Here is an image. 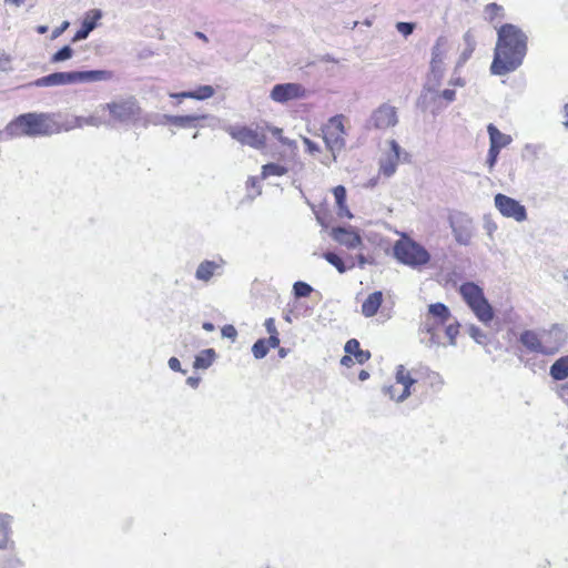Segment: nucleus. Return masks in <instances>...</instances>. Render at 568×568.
Wrapping results in <instances>:
<instances>
[{
    "label": "nucleus",
    "mask_w": 568,
    "mask_h": 568,
    "mask_svg": "<svg viewBox=\"0 0 568 568\" xmlns=\"http://www.w3.org/2000/svg\"><path fill=\"white\" fill-rule=\"evenodd\" d=\"M331 236L333 240L347 248H356L362 244L361 235L353 227H334Z\"/></svg>",
    "instance_id": "f3484780"
},
{
    "label": "nucleus",
    "mask_w": 568,
    "mask_h": 568,
    "mask_svg": "<svg viewBox=\"0 0 568 568\" xmlns=\"http://www.w3.org/2000/svg\"><path fill=\"white\" fill-rule=\"evenodd\" d=\"M162 120L170 122L179 128H195L197 126L196 122L204 119H211L216 121L214 116H210L207 114H187V115H169L162 114Z\"/></svg>",
    "instance_id": "aec40b11"
},
{
    "label": "nucleus",
    "mask_w": 568,
    "mask_h": 568,
    "mask_svg": "<svg viewBox=\"0 0 568 568\" xmlns=\"http://www.w3.org/2000/svg\"><path fill=\"white\" fill-rule=\"evenodd\" d=\"M215 94V90L212 85H200L196 90L185 91L182 97H187L194 100H206Z\"/></svg>",
    "instance_id": "cd10ccee"
},
{
    "label": "nucleus",
    "mask_w": 568,
    "mask_h": 568,
    "mask_svg": "<svg viewBox=\"0 0 568 568\" xmlns=\"http://www.w3.org/2000/svg\"><path fill=\"white\" fill-rule=\"evenodd\" d=\"M37 31H38V33L43 34V33H45L48 31V27L47 26H39L37 28Z\"/></svg>",
    "instance_id": "774afa93"
},
{
    "label": "nucleus",
    "mask_w": 568,
    "mask_h": 568,
    "mask_svg": "<svg viewBox=\"0 0 568 568\" xmlns=\"http://www.w3.org/2000/svg\"><path fill=\"white\" fill-rule=\"evenodd\" d=\"M266 128L274 136H276L282 142V144L290 145V141L282 136V129L272 125H267Z\"/></svg>",
    "instance_id": "a18cd8bd"
},
{
    "label": "nucleus",
    "mask_w": 568,
    "mask_h": 568,
    "mask_svg": "<svg viewBox=\"0 0 568 568\" xmlns=\"http://www.w3.org/2000/svg\"><path fill=\"white\" fill-rule=\"evenodd\" d=\"M497 224L496 222L490 217L484 219V230L486 231L487 235L490 240L494 239V233L497 231Z\"/></svg>",
    "instance_id": "79ce46f5"
},
{
    "label": "nucleus",
    "mask_w": 568,
    "mask_h": 568,
    "mask_svg": "<svg viewBox=\"0 0 568 568\" xmlns=\"http://www.w3.org/2000/svg\"><path fill=\"white\" fill-rule=\"evenodd\" d=\"M489 135V144L501 150L508 146L513 142V138L509 134L503 133L494 124L487 126Z\"/></svg>",
    "instance_id": "b1692460"
},
{
    "label": "nucleus",
    "mask_w": 568,
    "mask_h": 568,
    "mask_svg": "<svg viewBox=\"0 0 568 568\" xmlns=\"http://www.w3.org/2000/svg\"><path fill=\"white\" fill-rule=\"evenodd\" d=\"M99 124L100 122L93 115L88 118L75 116L70 123H60L57 120V115L53 113L29 112L10 121L6 125L3 133L9 139L20 136H44L58 134L62 131H70L83 125L97 126Z\"/></svg>",
    "instance_id": "f257e3e1"
},
{
    "label": "nucleus",
    "mask_w": 568,
    "mask_h": 568,
    "mask_svg": "<svg viewBox=\"0 0 568 568\" xmlns=\"http://www.w3.org/2000/svg\"><path fill=\"white\" fill-rule=\"evenodd\" d=\"M185 91L178 92V93H169V97L172 99H175L178 101V104L182 102L183 99H189L187 97H182Z\"/></svg>",
    "instance_id": "13d9d810"
},
{
    "label": "nucleus",
    "mask_w": 568,
    "mask_h": 568,
    "mask_svg": "<svg viewBox=\"0 0 568 568\" xmlns=\"http://www.w3.org/2000/svg\"><path fill=\"white\" fill-rule=\"evenodd\" d=\"M519 341L529 352L552 355L561 347L564 336L561 329L554 326L549 331H525L520 334Z\"/></svg>",
    "instance_id": "39448f33"
},
{
    "label": "nucleus",
    "mask_w": 568,
    "mask_h": 568,
    "mask_svg": "<svg viewBox=\"0 0 568 568\" xmlns=\"http://www.w3.org/2000/svg\"><path fill=\"white\" fill-rule=\"evenodd\" d=\"M112 78L113 72L109 70L61 71L41 77L29 85L37 88L63 87L77 83L110 81Z\"/></svg>",
    "instance_id": "20e7f679"
},
{
    "label": "nucleus",
    "mask_w": 568,
    "mask_h": 568,
    "mask_svg": "<svg viewBox=\"0 0 568 568\" xmlns=\"http://www.w3.org/2000/svg\"><path fill=\"white\" fill-rule=\"evenodd\" d=\"M539 146L538 145H535V144H526L525 145V151H528L532 154H536L538 151H539Z\"/></svg>",
    "instance_id": "052dcab7"
},
{
    "label": "nucleus",
    "mask_w": 568,
    "mask_h": 568,
    "mask_svg": "<svg viewBox=\"0 0 568 568\" xmlns=\"http://www.w3.org/2000/svg\"><path fill=\"white\" fill-rule=\"evenodd\" d=\"M344 349L347 354L355 356V354L361 351L358 341L355 338L347 341Z\"/></svg>",
    "instance_id": "c03bdc74"
},
{
    "label": "nucleus",
    "mask_w": 568,
    "mask_h": 568,
    "mask_svg": "<svg viewBox=\"0 0 568 568\" xmlns=\"http://www.w3.org/2000/svg\"><path fill=\"white\" fill-rule=\"evenodd\" d=\"M216 359V353L213 348L201 351L194 359L193 367L195 369H207Z\"/></svg>",
    "instance_id": "bb28decb"
},
{
    "label": "nucleus",
    "mask_w": 568,
    "mask_h": 568,
    "mask_svg": "<svg viewBox=\"0 0 568 568\" xmlns=\"http://www.w3.org/2000/svg\"><path fill=\"white\" fill-rule=\"evenodd\" d=\"M464 42H465V49L460 54L459 62L464 63L466 62L470 55L473 54L475 48H476V40L474 34L470 31H467L464 34Z\"/></svg>",
    "instance_id": "c85d7f7f"
},
{
    "label": "nucleus",
    "mask_w": 568,
    "mask_h": 568,
    "mask_svg": "<svg viewBox=\"0 0 568 568\" xmlns=\"http://www.w3.org/2000/svg\"><path fill=\"white\" fill-rule=\"evenodd\" d=\"M369 377V374L366 371H362L358 375L361 381H366Z\"/></svg>",
    "instance_id": "338daca9"
},
{
    "label": "nucleus",
    "mask_w": 568,
    "mask_h": 568,
    "mask_svg": "<svg viewBox=\"0 0 568 568\" xmlns=\"http://www.w3.org/2000/svg\"><path fill=\"white\" fill-rule=\"evenodd\" d=\"M450 84L458 85V87H464L465 85V81L462 78H457L455 80H452Z\"/></svg>",
    "instance_id": "e2e57ef3"
},
{
    "label": "nucleus",
    "mask_w": 568,
    "mask_h": 568,
    "mask_svg": "<svg viewBox=\"0 0 568 568\" xmlns=\"http://www.w3.org/2000/svg\"><path fill=\"white\" fill-rule=\"evenodd\" d=\"M237 335V332L233 325H225L222 328V336L226 338L234 339Z\"/></svg>",
    "instance_id": "49530a36"
},
{
    "label": "nucleus",
    "mask_w": 568,
    "mask_h": 568,
    "mask_svg": "<svg viewBox=\"0 0 568 568\" xmlns=\"http://www.w3.org/2000/svg\"><path fill=\"white\" fill-rule=\"evenodd\" d=\"M445 336L448 338V344L456 345V337L459 333V323L453 317L444 327Z\"/></svg>",
    "instance_id": "7c9ffc66"
},
{
    "label": "nucleus",
    "mask_w": 568,
    "mask_h": 568,
    "mask_svg": "<svg viewBox=\"0 0 568 568\" xmlns=\"http://www.w3.org/2000/svg\"><path fill=\"white\" fill-rule=\"evenodd\" d=\"M202 327H203V329H205L206 332H212V331H214V325H213L212 323H210V322H205V323H203V326H202Z\"/></svg>",
    "instance_id": "0e129e2a"
},
{
    "label": "nucleus",
    "mask_w": 568,
    "mask_h": 568,
    "mask_svg": "<svg viewBox=\"0 0 568 568\" xmlns=\"http://www.w3.org/2000/svg\"><path fill=\"white\" fill-rule=\"evenodd\" d=\"M200 382H201V378L200 377H195V376H190L186 379V384L189 386H191L192 388H196L199 386Z\"/></svg>",
    "instance_id": "4d7b16f0"
},
{
    "label": "nucleus",
    "mask_w": 568,
    "mask_h": 568,
    "mask_svg": "<svg viewBox=\"0 0 568 568\" xmlns=\"http://www.w3.org/2000/svg\"><path fill=\"white\" fill-rule=\"evenodd\" d=\"M424 383H426L433 390H439L444 385V378L435 372H432L428 376H418Z\"/></svg>",
    "instance_id": "2f4dec72"
},
{
    "label": "nucleus",
    "mask_w": 568,
    "mask_h": 568,
    "mask_svg": "<svg viewBox=\"0 0 568 568\" xmlns=\"http://www.w3.org/2000/svg\"><path fill=\"white\" fill-rule=\"evenodd\" d=\"M397 122L398 116L396 108L388 103L379 105L371 115L372 125L378 130L393 128Z\"/></svg>",
    "instance_id": "2eb2a0df"
},
{
    "label": "nucleus",
    "mask_w": 568,
    "mask_h": 568,
    "mask_svg": "<svg viewBox=\"0 0 568 568\" xmlns=\"http://www.w3.org/2000/svg\"><path fill=\"white\" fill-rule=\"evenodd\" d=\"M287 173V169L281 164L268 163L262 166V179L270 176H282Z\"/></svg>",
    "instance_id": "c756f323"
},
{
    "label": "nucleus",
    "mask_w": 568,
    "mask_h": 568,
    "mask_svg": "<svg viewBox=\"0 0 568 568\" xmlns=\"http://www.w3.org/2000/svg\"><path fill=\"white\" fill-rule=\"evenodd\" d=\"M313 292V287L306 282L297 281L293 285V293L295 297H307Z\"/></svg>",
    "instance_id": "e433bc0d"
},
{
    "label": "nucleus",
    "mask_w": 568,
    "mask_h": 568,
    "mask_svg": "<svg viewBox=\"0 0 568 568\" xmlns=\"http://www.w3.org/2000/svg\"><path fill=\"white\" fill-rule=\"evenodd\" d=\"M264 326H265L266 332L270 335L278 333L277 328H276V325H275V320L272 318V317L265 320Z\"/></svg>",
    "instance_id": "de8ad7c7"
},
{
    "label": "nucleus",
    "mask_w": 568,
    "mask_h": 568,
    "mask_svg": "<svg viewBox=\"0 0 568 568\" xmlns=\"http://www.w3.org/2000/svg\"><path fill=\"white\" fill-rule=\"evenodd\" d=\"M265 339H266V344H267L268 348H276L280 345L278 333L272 334V335H270L268 338H265Z\"/></svg>",
    "instance_id": "603ef678"
},
{
    "label": "nucleus",
    "mask_w": 568,
    "mask_h": 568,
    "mask_svg": "<svg viewBox=\"0 0 568 568\" xmlns=\"http://www.w3.org/2000/svg\"><path fill=\"white\" fill-rule=\"evenodd\" d=\"M195 37L199 38L200 40L204 41V42L209 41L207 37L203 32H201V31H196L195 32Z\"/></svg>",
    "instance_id": "69168bd1"
},
{
    "label": "nucleus",
    "mask_w": 568,
    "mask_h": 568,
    "mask_svg": "<svg viewBox=\"0 0 568 568\" xmlns=\"http://www.w3.org/2000/svg\"><path fill=\"white\" fill-rule=\"evenodd\" d=\"M527 50L528 37L518 26H500L490 64L491 74L501 77L516 71L523 64Z\"/></svg>",
    "instance_id": "f03ea898"
},
{
    "label": "nucleus",
    "mask_w": 568,
    "mask_h": 568,
    "mask_svg": "<svg viewBox=\"0 0 568 568\" xmlns=\"http://www.w3.org/2000/svg\"><path fill=\"white\" fill-rule=\"evenodd\" d=\"M549 375L555 381H565L568 377V355L559 357L550 366Z\"/></svg>",
    "instance_id": "a878e982"
},
{
    "label": "nucleus",
    "mask_w": 568,
    "mask_h": 568,
    "mask_svg": "<svg viewBox=\"0 0 568 568\" xmlns=\"http://www.w3.org/2000/svg\"><path fill=\"white\" fill-rule=\"evenodd\" d=\"M102 18V11L99 9L90 10L83 21L81 28L73 37V42L81 41L88 38L90 32L95 29L97 22Z\"/></svg>",
    "instance_id": "6ab92c4d"
},
{
    "label": "nucleus",
    "mask_w": 568,
    "mask_h": 568,
    "mask_svg": "<svg viewBox=\"0 0 568 568\" xmlns=\"http://www.w3.org/2000/svg\"><path fill=\"white\" fill-rule=\"evenodd\" d=\"M354 357L359 364H364L371 358V353L368 351L361 349L357 352V354H355Z\"/></svg>",
    "instance_id": "8fccbe9b"
},
{
    "label": "nucleus",
    "mask_w": 568,
    "mask_h": 568,
    "mask_svg": "<svg viewBox=\"0 0 568 568\" xmlns=\"http://www.w3.org/2000/svg\"><path fill=\"white\" fill-rule=\"evenodd\" d=\"M224 261H209L201 262L195 271V278L202 282H209L217 271L222 270Z\"/></svg>",
    "instance_id": "412c9836"
},
{
    "label": "nucleus",
    "mask_w": 568,
    "mask_h": 568,
    "mask_svg": "<svg viewBox=\"0 0 568 568\" xmlns=\"http://www.w3.org/2000/svg\"><path fill=\"white\" fill-rule=\"evenodd\" d=\"M344 115L337 114L332 116L322 128L323 140L326 149L333 154L336 160V154L339 153L346 144V129L344 125Z\"/></svg>",
    "instance_id": "6e6552de"
},
{
    "label": "nucleus",
    "mask_w": 568,
    "mask_h": 568,
    "mask_svg": "<svg viewBox=\"0 0 568 568\" xmlns=\"http://www.w3.org/2000/svg\"><path fill=\"white\" fill-rule=\"evenodd\" d=\"M382 392L389 397L390 400L395 402V403H403L404 400H406L407 398H398L397 396L400 395V386L399 384H396V382L394 384H390V385H385L383 388H382Z\"/></svg>",
    "instance_id": "473e14b6"
},
{
    "label": "nucleus",
    "mask_w": 568,
    "mask_h": 568,
    "mask_svg": "<svg viewBox=\"0 0 568 568\" xmlns=\"http://www.w3.org/2000/svg\"><path fill=\"white\" fill-rule=\"evenodd\" d=\"M68 27H69V22L64 21L60 27L55 28L52 31L51 39L54 40V39L59 38L68 29Z\"/></svg>",
    "instance_id": "3c124183"
},
{
    "label": "nucleus",
    "mask_w": 568,
    "mask_h": 568,
    "mask_svg": "<svg viewBox=\"0 0 568 568\" xmlns=\"http://www.w3.org/2000/svg\"><path fill=\"white\" fill-rule=\"evenodd\" d=\"M168 365L169 367L174 371V372H182V373H185L184 371H182L181 368V363L180 361L176 358V357H171L168 362Z\"/></svg>",
    "instance_id": "864d4df0"
},
{
    "label": "nucleus",
    "mask_w": 568,
    "mask_h": 568,
    "mask_svg": "<svg viewBox=\"0 0 568 568\" xmlns=\"http://www.w3.org/2000/svg\"><path fill=\"white\" fill-rule=\"evenodd\" d=\"M567 393H568V382L565 385H561L559 388L560 398H566Z\"/></svg>",
    "instance_id": "680f3d73"
},
{
    "label": "nucleus",
    "mask_w": 568,
    "mask_h": 568,
    "mask_svg": "<svg viewBox=\"0 0 568 568\" xmlns=\"http://www.w3.org/2000/svg\"><path fill=\"white\" fill-rule=\"evenodd\" d=\"M414 23L410 22H398L396 24V29L399 33H402L404 37H407L413 33L414 31Z\"/></svg>",
    "instance_id": "37998d69"
},
{
    "label": "nucleus",
    "mask_w": 568,
    "mask_h": 568,
    "mask_svg": "<svg viewBox=\"0 0 568 568\" xmlns=\"http://www.w3.org/2000/svg\"><path fill=\"white\" fill-rule=\"evenodd\" d=\"M161 118H162V115H161V114H154V115H153V119H152V120H150V122H151L152 124H154V125H165V124H168V123H169L168 121L162 120Z\"/></svg>",
    "instance_id": "6e6d98bb"
},
{
    "label": "nucleus",
    "mask_w": 568,
    "mask_h": 568,
    "mask_svg": "<svg viewBox=\"0 0 568 568\" xmlns=\"http://www.w3.org/2000/svg\"><path fill=\"white\" fill-rule=\"evenodd\" d=\"M494 203L503 216L519 223L527 220V210L519 201L498 193L495 195Z\"/></svg>",
    "instance_id": "f8f14e48"
},
{
    "label": "nucleus",
    "mask_w": 568,
    "mask_h": 568,
    "mask_svg": "<svg viewBox=\"0 0 568 568\" xmlns=\"http://www.w3.org/2000/svg\"><path fill=\"white\" fill-rule=\"evenodd\" d=\"M485 13L490 22H494L496 19L504 18L503 7L495 2L489 3L485 7Z\"/></svg>",
    "instance_id": "72a5a7b5"
},
{
    "label": "nucleus",
    "mask_w": 568,
    "mask_h": 568,
    "mask_svg": "<svg viewBox=\"0 0 568 568\" xmlns=\"http://www.w3.org/2000/svg\"><path fill=\"white\" fill-rule=\"evenodd\" d=\"M12 517L8 514H0V549L13 550L14 542L11 540Z\"/></svg>",
    "instance_id": "4be33fe9"
},
{
    "label": "nucleus",
    "mask_w": 568,
    "mask_h": 568,
    "mask_svg": "<svg viewBox=\"0 0 568 568\" xmlns=\"http://www.w3.org/2000/svg\"><path fill=\"white\" fill-rule=\"evenodd\" d=\"M440 42L442 39H438L432 49L430 73L428 77V85L432 90H435L444 75L445 53Z\"/></svg>",
    "instance_id": "dca6fc26"
},
{
    "label": "nucleus",
    "mask_w": 568,
    "mask_h": 568,
    "mask_svg": "<svg viewBox=\"0 0 568 568\" xmlns=\"http://www.w3.org/2000/svg\"><path fill=\"white\" fill-rule=\"evenodd\" d=\"M383 302V293L379 291L373 292L362 304V314L365 317L374 316Z\"/></svg>",
    "instance_id": "5701e85b"
},
{
    "label": "nucleus",
    "mask_w": 568,
    "mask_h": 568,
    "mask_svg": "<svg viewBox=\"0 0 568 568\" xmlns=\"http://www.w3.org/2000/svg\"><path fill=\"white\" fill-rule=\"evenodd\" d=\"M308 90L296 82H286L275 84L270 91V99L280 104H286L291 101L304 100L308 98Z\"/></svg>",
    "instance_id": "1a4fd4ad"
},
{
    "label": "nucleus",
    "mask_w": 568,
    "mask_h": 568,
    "mask_svg": "<svg viewBox=\"0 0 568 568\" xmlns=\"http://www.w3.org/2000/svg\"><path fill=\"white\" fill-rule=\"evenodd\" d=\"M333 194L337 205V215L349 220L353 219V214L346 204V189L343 185H337L333 189Z\"/></svg>",
    "instance_id": "393cba45"
},
{
    "label": "nucleus",
    "mask_w": 568,
    "mask_h": 568,
    "mask_svg": "<svg viewBox=\"0 0 568 568\" xmlns=\"http://www.w3.org/2000/svg\"><path fill=\"white\" fill-rule=\"evenodd\" d=\"M357 262H358V265H359L361 267H364L366 264H368V263H369V261L367 260V257H366L365 255H363V254H358V255H357Z\"/></svg>",
    "instance_id": "bf43d9fd"
},
{
    "label": "nucleus",
    "mask_w": 568,
    "mask_h": 568,
    "mask_svg": "<svg viewBox=\"0 0 568 568\" xmlns=\"http://www.w3.org/2000/svg\"><path fill=\"white\" fill-rule=\"evenodd\" d=\"M453 320L449 308L443 303L428 305L427 313L420 324L419 333L424 335L420 342L428 348L445 346L442 329Z\"/></svg>",
    "instance_id": "7ed1b4c3"
},
{
    "label": "nucleus",
    "mask_w": 568,
    "mask_h": 568,
    "mask_svg": "<svg viewBox=\"0 0 568 568\" xmlns=\"http://www.w3.org/2000/svg\"><path fill=\"white\" fill-rule=\"evenodd\" d=\"M396 384L400 386V395L398 398H408L414 392V386L417 384V377H414L404 365H397L395 369Z\"/></svg>",
    "instance_id": "a211bd4d"
},
{
    "label": "nucleus",
    "mask_w": 568,
    "mask_h": 568,
    "mask_svg": "<svg viewBox=\"0 0 568 568\" xmlns=\"http://www.w3.org/2000/svg\"><path fill=\"white\" fill-rule=\"evenodd\" d=\"M324 258L333 265L339 273L346 272V266L344 264V261L335 253L333 252H326L323 254Z\"/></svg>",
    "instance_id": "c9c22d12"
},
{
    "label": "nucleus",
    "mask_w": 568,
    "mask_h": 568,
    "mask_svg": "<svg viewBox=\"0 0 568 568\" xmlns=\"http://www.w3.org/2000/svg\"><path fill=\"white\" fill-rule=\"evenodd\" d=\"M268 351L270 348L266 344L265 338L257 339L252 346V353L256 359L264 358L267 355Z\"/></svg>",
    "instance_id": "f704fd0d"
},
{
    "label": "nucleus",
    "mask_w": 568,
    "mask_h": 568,
    "mask_svg": "<svg viewBox=\"0 0 568 568\" xmlns=\"http://www.w3.org/2000/svg\"><path fill=\"white\" fill-rule=\"evenodd\" d=\"M102 109L108 110L112 119L121 123L135 120L141 111L138 102L133 98L106 103Z\"/></svg>",
    "instance_id": "9b49d317"
},
{
    "label": "nucleus",
    "mask_w": 568,
    "mask_h": 568,
    "mask_svg": "<svg viewBox=\"0 0 568 568\" xmlns=\"http://www.w3.org/2000/svg\"><path fill=\"white\" fill-rule=\"evenodd\" d=\"M226 132L241 144L250 145L254 149H263L265 146L266 138L257 130L247 126L230 125Z\"/></svg>",
    "instance_id": "ddd939ff"
},
{
    "label": "nucleus",
    "mask_w": 568,
    "mask_h": 568,
    "mask_svg": "<svg viewBox=\"0 0 568 568\" xmlns=\"http://www.w3.org/2000/svg\"><path fill=\"white\" fill-rule=\"evenodd\" d=\"M73 55V49L70 45H64L59 51H57L50 59L52 63H59L65 60L71 59Z\"/></svg>",
    "instance_id": "4c0bfd02"
},
{
    "label": "nucleus",
    "mask_w": 568,
    "mask_h": 568,
    "mask_svg": "<svg viewBox=\"0 0 568 568\" xmlns=\"http://www.w3.org/2000/svg\"><path fill=\"white\" fill-rule=\"evenodd\" d=\"M459 293L465 303L481 323L488 324L493 321L494 311L485 297L481 287L473 282H467L462 284Z\"/></svg>",
    "instance_id": "0eeeda50"
},
{
    "label": "nucleus",
    "mask_w": 568,
    "mask_h": 568,
    "mask_svg": "<svg viewBox=\"0 0 568 568\" xmlns=\"http://www.w3.org/2000/svg\"><path fill=\"white\" fill-rule=\"evenodd\" d=\"M447 102H453L456 98V91L453 89H445L440 94Z\"/></svg>",
    "instance_id": "5fc2aeb1"
},
{
    "label": "nucleus",
    "mask_w": 568,
    "mask_h": 568,
    "mask_svg": "<svg viewBox=\"0 0 568 568\" xmlns=\"http://www.w3.org/2000/svg\"><path fill=\"white\" fill-rule=\"evenodd\" d=\"M455 241L460 245H469L474 236V222L467 214L457 212L448 217Z\"/></svg>",
    "instance_id": "9d476101"
},
{
    "label": "nucleus",
    "mask_w": 568,
    "mask_h": 568,
    "mask_svg": "<svg viewBox=\"0 0 568 568\" xmlns=\"http://www.w3.org/2000/svg\"><path fill=\"white\" fill-rule=\"evenodd\" d=\"M499 153H500V150L490 145L489 144V149H488V153H487V159L485 161V164L488 169V172L491 173L495 169V165L498 161V156H499Z\"/></svg>",
    "instance_id": "58836bf2"
},
{
    "label": "nucleus",
    "mask_w": 568,
    "mask_h": 568,
    "mask_svg": "<svg viewBox=\"0 0 568 568\" xmlns=\"http://www.w3.org/2000/svg\"><path fill=\"white\" fill-rule=\"evenodd\" d=\"M395 258L406 266L420 270L430 262L429 252L412 237L403 234L393 246Z\"/></svg>",
    "instance_id": "423d86ee"
},
{
    "label": "nucleus",
    "mask_w": 568,
    "mask_h": 568,
    "mask_svg": "<svg viewBox=\"0 0 568 568\" xmlns=\"http://www.w3.org/2000/svg\"><path fill=\"white\" fill-rule=\"evenodd\" d=\"M388 145L389 150L384 152L378 161V174L387 179L396 173L402 152L400 145L395 140H389Z\"/></svg>",
    "instance_id": "4468645a"
},
{
    "label": "nucleus",
    "mask_w": 568,
    "mask_h": 568,
    "mask_svg": "<svg viewBox=\"0 0 568 568\" xmlns=\"http://www.w3.org/2000/svg\"><path fill=\"white\" fill-rule=\"evenodd\" d=\"M468 333H469L470 337L474 338L475 342L478 344H485L487 341L486 333L475 325H471L468 328Z\"/></svg>",
    "instance_id": "ea45409f"
},
{
    "label": "nucleus",
    "mask_w": 568,
    "mask_h": 568,
    "mask_svg": "<svg viewBox=\"0 0 568 568\" xmlns=\"http://www.w3.org/2000/svg\"><path fill=\"white\" fill-rule=\"evenodd\" d=\"M303 143L307 151L312 154L320 151V146L308 138H303Z\"/></svg>",
    "instance_id": "09e8293b"
},
{
    "label": "nucleus",
    "mask_w": 568,
    "mask_h": 568,
    "mask_svg": "<svg viewBox=\"0 0 568 568\" xmlns=\"http://www.w3.org/2000/svg\"><path fill=\"white\" fill-rule=\"evenodd\" d=\"M257 178H248L247 180V189H248V196L254 199L255 196L261 194V189L257 186Z\"/></svg>",
    "instance_id": "a19ab883"
}]
</instances>
